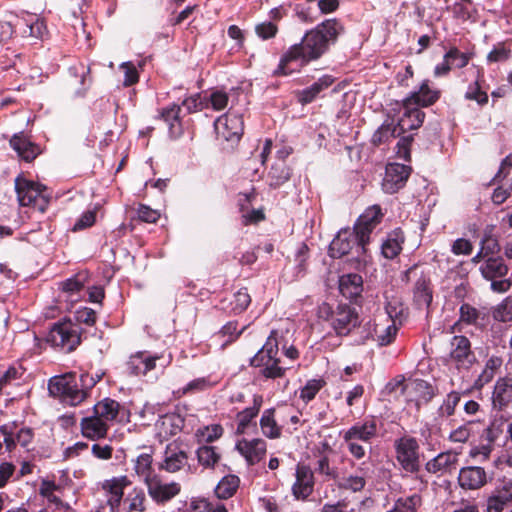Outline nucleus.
I'll use <instances>...</instances> for the list:
<instances>
[{"label": "nucleus", "mask_w": 512, "mask_h": 512, "mask_svg": "<svg viewBox=\"0 0 512 512\" xmlns=\"http://www.w3.org/2000/svg\"><path fill=\"white\" fill-rule=\"evenodd\" d=\"M10 146L27 162L34 160L40 153L39 147L23 134L14 135L10 140Z\"/></svg>", "instance_id": "obj_34"}, {"label": "nucleus", "mask_w": 512, "mask_h": 512, "mask_svg": "<svg viewBox=\"0 0 512 512\" xmlns=\"http://www.w3.org/2000/svg\"><path fill=\"white\" fill-rule=\"evenodd\" d=\"M377 423L375 419H366L363 422H357L347 430L341 432L343 441L347 446L348 452L356 459L360 460L365 457L366 451L363 443H371L377 437Z\"/></svg>", "instance_id": "obj_5"}, {"label": "nucleus", "mask_w": 512, "mask_h": 512, "mask_svg": "<svg viewBox=\"0 0 512 512\" xmlns=\"http://www.w3.org/2000/svg\"><path fill=\"white\" fill-rule=\"evenodd\" d=\"M188 461L185 451L181 450L175 444H168L164 451L163 461L159 464V469L169 473H175L181 470Z\"/></svg>", "instance_id": "obj_26"}, {"label": "nucleus", "mask_w": 512, "mask_h": 512, "mask_svg": "<svg viewBox=\"0 0 512 512\" xmlns=\"http://www.w3.org/2000/svg\"><path fill=\"white\" fill-rule=\"evenodd\" d=\"M461 400V393L458 391L449 392L441 406L438 408L437 414L441 418H447L455 413V409Z\"/></svg>", "instance_id": "obj_48"}, {"label": "nucleus", "mask_w": 512, "mask_h": 512, "mask_svg": "<svg viewBox=\"0 0 512 512\" xmlns=\"http://www.w3.org/2000/svg\"><path fill=\"white\" fill-rule=\"evenodd\" d=\"M183 117L182 108L176 103L160 111V118L167 124L170 138L178 139L183 135Z\"/></svg>", "instance_id": "obj_22"}, {"label": "nucleus", "mask_w": 512, "mask_h": 512, "mask_svg": "<svg viewBox=\"0 0 512 512\" xmlns=\"http://www.w3.org/2000/svg\"><path fill=\"white\" fill-rule=\"evenodd\" d=\"M197 458L200 465L205 468H213L220 460V454L216 452L213 446H201L197 449Z\"/></svg>", "instance_id": "obj_47"}, {"label": "nucleus", "mask_w": 512, "mask_h": 512, "mask_svg": "<svg viewBox=\"0 0 512 512\" xmlns=\"http://www.w3.org/2000/svg\"><path fill=\"white\" fill-rule=\"evenodd\" d=\"M506 418L503 415L497 416L495 415L493 419L490 421L489 425L483 430L480 438L483 441H488L489 443H495L500 436L503 434Z\"/></svg>", "instance_id": "obj_42"}, {"label": "nucleus", "mask_w": 512, "mask_h": 512, "mask_svg": "<svg viewBox=\"0 0 512 512\" xmlns=\"http://www.w3.org/2000/svg\"><path fill=\"white\" fill-rule=\"evenodd\" d=\"M333 82L334 78L331 75H323L312 85L306 87L298 93V101L303 105L313 102L316 97L322 91L329 88Z\"/></svg>", "instance_id": "obj_35"}, {"label": "nucleus", "mask_w": 512, "mask_h": 512, "mask_svg": "<svg viewBox=\"0 0 512 512\" xmlns=\"http://www.w3.org/2000/svg\"><path fill=\"white\" fill-rule=\"evenodd\" d=\"M282 334L272 330L260 350L250 359V366L258 369V374L265 379H278L285 376L289 367L278 357Z\"/></svg>", "instance_id": "obj_2"}, {"label": "nucleus", "mask_w": 512, "mask_h": 512, "mask_svg": "<svg viewBox=\"0 0 512 512\" xmlns=\"http://www.w3.org/2000/svg\"><path fill=\"white\" fill-rule=\"evenodd\" d=\"M214 127L218 136L226 141L238 142L243 135L244 122L241 115L228 111L215 120Z\"/></svg>", "instance_id": "obj_12"}, {"label": "nucleus", "mask_w": 512, "mask_h": 512, "mask_svg": "<svg viewBox=\"0 0 512 512\" xmlns=\"http://www.w3.org/2000/svg\"><path fill=\"white\" fill-rule=\"evenodd\" d=\"M339 291L347 299L357 301L363 292V278L357 273L344 274L339 278Z\"/></svg>", "instance_id": "obj_28"}, {"label": "nucleus", "mask_w": 512, "mask_h": 512, "mask_svg": "<svg viewBox=\"0 0 512 512\" xmlns=\"http://www.w3.org/2000/svg\"><path fill=\"white\" fill-rule=\"evenodd\" d=\"M120 68L124 71V86H132L138 82V71L131 62L122 63Z\"/></svg>", "instance_id": "obj_61"}, {"label": "nucleus", "mask_w": 512, "mask_h": 512, "mask_svg": "<svg viewBox=\"0 0 512 512\" xmlns=\"http://www.w3.org/2000/svg\"><path fill=\"white\" fill-rule=\"evenodd\" d=\"M15 190L21 206H31L34 209L45 212L49 197L44 193L45 187L24 178H16Z\"/></svg>", "instance_id": "obj_8"}, {"label": "nucleus", "mask_w": 512, "mask_h": 512, "mask_svg": "<svg viewBox=\"0 0 512 512\" xmlns=\"http://www.w3.org/2000/svg\"><path fill=\"white\" fill-rule=\"evenodd\" d=\"M68 73L79 84L74 91V97L84 98L92 85L90 67L84 63H78L69 67Z\"/></svg>", "instance_id": "obj_30"}, {"label": "nucleus", "mask_w": 512, "mask_h": 512, "mask_svg": "<svg viewBox=\"0 0 512 512\" xmlns=\"http://www.w3.org/2000/svg\"><path fill=\"white\" fill-rule=\"evenodd\" d=\"M96 220V212L93 210H88L84 212L79 219L75 222L73 226L74 231H79L91 227Z\"/></svg>", "instance_id": "obj_64"}, {"label": "nucleus", "mask_w": 512, "mask_h": 512, "mask_svg": "<svg viewBox=\"0 0 512 512\" xmlns=\"http://www.w3.org/2000/svg\"><path fill=\"white\" fill-rule=\"evenodd\" d=\"M344 28L336 18L327 19L307 31L300 43L294 44L281 56L276 75H290L311 61L318 60L334 45Z\"/></svg>", "instance_id": "obj_1"}, {"label": "nucleus", "mask_w": 512, "mask_h": 512, "mask_svg": "<svg viewBox=\"0 0 512 512\" xmlns=\"http://www.w3.org/2000/svg\"><path fill=\"white\" fill-rule=\"evenodd\" d=\"M449 359L460 370H469L476 362L470 340L463 335L453 336L450 342Z\"/></svg>", "instance_id": "obj_11"}, {"label": "nucleus", "mask_w": 512, "mask_h": 512, "mask_svg": "<svg viewBox=\"0 0 512 512\" xmlns=\"http://www.w3.org/2000/svg\"><path fill=\"white\" fill-rule=\"evenodd\" d=\"M239 453L245 457L249 465L258 463L266 453V442L262 439L241 440L236 445Z\"/></svg>", "instance_id": "obj_29"}, {"label": "nucleus", "mask_w": 512, "mask_h": 512, "mask_svg": "<svg viewBox=\"0 0 512 512\" xmlns=\"http://www.w3.org/2000/svg\"><path fill=\"white\" fill-rule=\"evenodd\" d=\"M262 405V397L255 396L253 400V406L245 408L244 410L237 413V433L244 434L251 422L256 418Z\"/></svg>", "instance_id": "obj_38"}, {"label": "nucleus", "mask_w": 512, "mask_h": 512, "mask_svg": "<svg viewBox=\"0 0 512 512\" xmlns=\"http://www.w3.org/2000/svg\"><path fill=\"white\" fill-rule=\"evenodd\" d=\"M465 98L468 100H475L479 105H484L488 102V95L486 92L481 90L478 81L469 85L465 93Z\"/></svg>", "instance_id": "obj_55"}, {"label": "nucleus", "mask_w": 512, "mask_h": 512, "mask_svg": "<svg viewBox=\"0 0 512 512\" xmlns=\"http://www.w3.org/2000/svg\"><path fill=\"white\" fill-rule=\"evenodd\" d=\"M314 476L307 466H298L296 481L292 486V494L297 500L307 499L313 492Z\"/></svg>", "instance_id": "obj_24"}, {"label": "nucleus", "mask_w": 512, "mask_h": 512, "mask_svg": "<svg viewBox=\"0 0 512 512\" xmlns=\"http://www.w3.org/2000/svg\"><path fill=\"white\" fill-rule=\"evenodd\" d=\"M396 459L408 473H417L420 469L419 444L414 437L404 436L394 442Z\"/></svg>", "instance_id": "obj_10"}, {"label": "nucleus", "mask_w": 512, "mask_h": 512, "mask_svg": "<svg viewBox=\"0 0 512 512\" xmlns=\"http://www.w3.org/2000/svg\"><path fill=\"white\" fill-rule=\"evenodd\" d=\"M511 51L503 43H499L487 55L488 62H503L510 58Z\"/></svg>", "instance_id": "obj_57"}, {"label": "nucleus", "mask_w": 512, "mask_h": 512, "mask_svg": "<svg viewBox=\"0 0 512 512\" xmlns=\"http://www.w3.org/2000/svg\"><path fill=\"white\" fill-rule=\"evenodd\" d=\"M422 499L417 493L408 497H401L395 501L394 508L388 512H417L421 506Z\"/></svg>", "instance_id": "obj_46"}, {"label": "nucleus", "mask_w": 512, "mask_h": 512, "mask_svg": "<svg viewBox=\"0 0 512 512\" xmlns=\"http://www.w3.org/2000/svg\"><path fill=\"white\" fill-rule=\"evenodd\" d=\"M291 177V169L280 161L272 165L268 174L269 186L273 189H277L287 182Z\"/></svg>", "instance_id": "obj_41"}, {"label": "nucleus", "mask_w": 512, "mask_h": 512, "mask_svg": "<svg viewBox=\"0 0 512 512\" xmlns=\"http://www.w3.org/2000/svg\"><path fill=\"white\" fill-rule=\"evenodd\" d=\"M133 470L145 485L159 477L153 467V457L151 453L139 454L133 460Z\"/></svg>", "instance_id": "obj_33"}, {"label": "nucleus", "mask_w": 512, "mask_h": 512, "mask_svg": "<svg viewBox=\"0 0 512 512\" xmlns=\"http://www.w3.org/2000/svg\"><path fill=\"white\" fill-rule=\"evenodd\" d=\"M359 325V315L354 307L339 304L334 311L332 328L338 336L348 335Z\"/></svg>", "instance_id": "obj_13"}, {"label": "nucleus", "mask_w": 512, "mask_h": 512, "mask_svg": "<svg viewBox=\"0 0 512 512\" xmlns=\"http://www.w3.org/2000/svg\"><path fill=\"white\" fill-rule=\"evenodd\" d=\"M82 328L71 320L55 323L47 335V342L61 351L69 353L81 343Z\"/></svg>", "instance_id": "obj_6"}, {"label": "nucleus", "mask_w": 512, "mask_h": 512, "mask_svg": "<svg viewBox=\"0 0 512 512\" xmlns=\"http://www.w3.org/2000/svg\"><path fill=\"white\" fill-rule=\"evenodd\" d=\"M49 394L69 406H77L86 398V392L81 385L79 376L75 372L56 375L48 382Z\"/></svg>", "instance_id": "obj_4"}, {"label": "nucleus", "mask_w": 512, "mask_h": 512, "mask_svg": "<svg viewBox=\"0 0 512 512\" xmlns=\"http://www.w3.org/2000/svg\"><path fill=\"white\" fill-rule=\"evenodd\" d=\"M368 244L369 242L365 239L361 241L360 234L354 228H344L337 233L330 243L329 252L333 258H341L350 253L355 254L352 258L355 261L354 267L361 270L370 262L367 250Z\"/></svg>", "instance_id": "obj_3"}, {"label": "nucleus", "mask_w": 512, "mask_h": 512, "mask_svg": "<svg viewBox=\"0 0 512 512\" xmlns=\"http://www.w3.org/2000/svg\"><path fill=\"white\" fill-rule=\"evenodd\" d=\"M383 212L379 205L368 207L357 219L354 229L360 234V239L370 242V235L373 230L381 223Z\"/></svg>", "instance_id": "obj_16"}, {"label": "nucleus", "mask_w": 512, "mask_h": 512, "mask_svg": "<svg viewBox=\"0 0 512 512\" xmlns=\"http://www.w3.org/2000/svg\"><path fill=\"white\" fill-rule=\"evenodd\" d=\"M251 303V297L247 291V288H241L233 294V300L231 301V310L234 314H240L244 312Z\"/></svg>", "instance_id": "obj_50"}, {"label": "nucleus", "mask_w": 512, "mask_h": 512, "mask_svg": "<svg viewBox=\"0 0 512 512\" xmlns=\"http://www.w3.org/2000/svg\"><path fill=\"white\" fill-rule=\"evenodd\" d=\"M26 26L28 28L29 35L38 39L43 38L47 30L44 21L39 18L27 21Z\"/></svg>", "instance_id": "obj_63"}, {"label": "nucleus", "mask_w": 512, "mask_h": 512, "mask_svg": "<svg viewBox=\"0 0 512 512\" xmlns=\"http://www.w3.org/2000/svg\"><path fill=\"white\" fill-rule=\"evenodd\" d=\"M148 494L158 505H164L180 493L181 487L177 482L162 483L157 477L147 485Z\"/></svg>", "instance_id": "obj_19"}, {"label": "nucleus", "mask_w": 512, "mask_h": 512, "mask_svg": "<svg viewBox=\"0 0 512 512\" xmlns=\"http://www.w3.org/2000/svg\"><path fill=\"white\" fill-rule=\"evenodd\" d=\"M75 318L77 321L76 324L79 326L81 323L92 326L96 322V312L91 308L83 307L76 311Z\"/></svg>", "instance_id": "obj_62"}, {"label": "nucleus", "mask_w": 512, "mask_h": 512, "mask_svg": "<svg viewBox=\"0 0 512 512\" xmlns=\"http://www.w3.org/2000/svg\"><path fill=\"white\" fill-rule=\"evenodd\" d=\"M120 404L111 398H104L93 406V414L108 425L119 413Z\"/></svg>", "instance_id": "obj_37"}, {"label": "nucleus", "mask_w": 512, "mask_h": 512, "mask_svg": "<svg viewBox=\"0 0 512 512\" xmlns=\"http://www.w3.org/2000/svg\"><path fill=\"white\" fill-rule=\"evenodd\" d=\"M482 276L487 280L503 278L508 273V267L501 257H489L480 266Z\"/></svg>", "instance_id": "obj_36"}, {"label": "nucleus", "mask_w": 512, "mask_h": 512, "mask_svg": "<svg viewBox=\"0 0 512 512\" xmlns=\"http://www.w3.org/2000/svg\"><path fill=\"white\" fill-rule=\"evenodd\" d=\"M209 102L214 110H223L228 105V95L222 90H215L211 92Z\"/></svg>", "instance_id": "obj_60"}, {"label": "nucleus", "mask_w": 512, "mask_h": 512, "mask_svg": "<svg viewBox=\"0 0 512 512\" xmlns=\"http://www.w3.org/2000/svg\"><path fill=\"white\" fill-rule=\"evenodd\" d=\"M433 300V287L430 277L421 272L413 287V301L419 309L429 310Z\"/></svg>", "instance_id": "obj_23"}, {"label": "nucleus", "mask_w": 512, "mask_h": 512, "mask_svg": "<svg viewBox=\"0 0 512 512\" xmlns=\"http://www.w3.org/2000/svg\"><path fill=\"white\" fill-rule=\"evenodd\" d=\"M472 54L470 53H463L461 52L457 47H451L446 52V58H451V64L452 66L456 68H464L468 65Z\"/></svg>", "instance_id": "obj_54"}, {"label": "nucleus", "mask_w": 512, "mask_h": 512, "mask_svg": "<svg viewBox=\"0 0 512 512\" xmlns=\"http://www.w3.org/2000/svg\"><path fill=\"white\" fill-rule=\"evenodd\" d=\"M399 130L393 119H386L383 124L374 132L372 143L379 146L388 142L391 138L399 137L396 145L397 156L405 161H410V146L413 141L412 135H398Z\"/></svg>", "instance_id": "obj_9"}, {"label": "nucleus", "mask_w": 512, "mask_h": 512, "mask_svg": "<svg viewBox=\"0 0 512 512\" xmlns=\"http://www.w3.org/2000/svg\"><path fill=\"white\" fill-rule=\"evenodd\" d=\"M490 321V311L486 307L476 308L470 303L464 302L459 307L458 323L474 326L477 329H485Z\"/></svg>", "instance_id": "obj_17"}, {"label": "nucleus", "mask_w": 512, "mask_h": 512, "mask_svg": "<svg viewBox=\"0 0 512 512\" xmlns=\"http://www.w3.org/2000/svg\"><path fill=\"white\" fill-rule=\"evenodd\" d=\"M214 385L215 382H212L210 377H200L187 383L186 386L182 388L181 393L185 395L202 392L213 387Z\"/></svg>", "instance_id": "obj_53"}, {"label": "nucleus", "mask_w": 512, "mask_h": 512, "mask_svg": "<svg viewBox=\"0 0 512 512\" xmlns=\"http://www.w3.org/2000/svg\"><path fill=\"white\" fill-rule=\"evenodd\" d=\"M374 326V331L377 334L376 341L379 346H387L394 340L397 332V328L394 324L387 326L384 331L378 334L377 325Z\"/></svg>", "instance_id": "obj_58"}, {"label": "nucleus", "mask_w": 512, "mask_h": 512, "mask_svg": "<svg viewBox=\"0 0 512 512\" xmlns=\"http://www.w3.org/2000/svg\"><path fill=\"white\" fill-rule=\"evenodd\" d=\"M410 173V166L399 163L388 164L382 182L383 191L388 194H394L398 192L405 186Z\"/></svg>", "instance_id": "obj_14"}, {"label": "nucleus", "mask_w": 512, "mask_h": 512, "mask_svg": "<svg viewBox=\"0 0 512 512\" xmlns=\"http://www.w3.org/2000/svg\"><path fill=\"white\" fill-rule=\"evenodd\" d=\"M440 97V91L429 86V80H424L419 89L412 91L403 101L414 107H428L433 105Z\"/></svg>", "instance_id": "obj_25"}, {"label": "nucleus", "mask_w": 512, "mask_h": 512, "mask_svg": "<svg viewBox=\"0 0 512 512\" xmlns=\"http://www.w3.org/2000/svg\"><path fill=\"white\" fill-rule=\"evenodd\" d=\"M512 506V479L496 486L487 498L486 512H502Z\"/></svg>", "instance_id": "obj_18"}, {"label": "nucleus", "mask_w": 512, "mask_h": 512, "mask_svg": "<svg viewBox=\"0 0 512 512\" xmlns=\"http://www.w3.org/2000/svg\"><path fill=\"white\" fill-rule=\"evenodd\" d=\"M172 356L153 354L149 351H138L132 354L126 362V369L134 376L147 375L150 371L160 368L162 371L170 365Z\"/></svg>", "instance_id": "obj_7"}, {"label": "nucleus", "mask_w": 512, "mask_h": 512, "mask_svg": "<svg viewBox=\"0 0 512 512\" xmlns=\"http://www.w3.org/2000/svg\"><path fill=\"white\" fill-rule=\"evenodd\" d=\"M146 502L145 491L139 487L133 488L124 499V504L127 505V512H145Z\"/></svg>", "instance_id": "obj_44"}, {"label": "nucleus", "mask_w": 512, "mask_h": 512, "mask_svg": "<svg viewBox=\"0 0 512 512\" xmlns=\"http://www.w3.org/2000/svg\"><path fill=\"white\" fill-rule=\"evenodd\" d=\"M401 250V244L395 238H388L381 245V253L386 259H394Z\"/></svg>", "instance_id": "obj_56"}, {"label": "nucleus", "mask_w": 512, "mask_h": 512, "mask_svg": "<svg viewBox=\"0 0 512 512\" xmlns=\"http://www.w3.org/2000/svg\"><path fill=\"white\" fill-rule=\"evenodd\" d=\"M157 425L160 433H164L165 436H174L182 430L184 419L175 413L166 414L160 418Z\"/></svg>", "instance_id": "obj_40"}, {"label": "nucleus", "mask_w": 512, "mask_h": 512, "mask_svg": "<svg viewBox=\"0 0 512 512\" xmlns=\"http://www.w3.org/2000/svg\"><path fill=\"white\" fill-rule=\"evenodd\" d=\"M458 483L464 490H478L487 483V473L480 466L463 467L458 474Z\"/></svg>", "instance_id": "obj_20"}, {"label": "nucleus", "mask_w": 512, "mask_h": 512, "mask_svg": "<svg viewBox=\"0 0 512 512\" xmlns=\"http://www.w3.org/2000/svg\"><path fill=\"white\" fill-rule=\"evenodd\" d=\"M240 479L236 475H226L217 484L215 494L219 499L232 497L239 488Z\"/></svg>", "instance_id": "obj_43"}, {"label": "nucleus", "mask_w": 512, "mask_h": 512, "mask_svg": "<svg viewBox=\"0 0 512 512\" xmlns=\"http://www.w3.org/2000/svg\"><path fill=\"white\" fill-rule=\"evenodd\" d=\"M493 318L499 322L512 321V297H506L493 309Z\"/></svg>", "instance_id": "obj_51"}, {"label": "nucleus", "mask_w": 512, "mask_h": 512, "mask_svg": "<svg viewBox=\"0 0 512 512\" xmlns=\"http://www.w3.org/2000/svg\"><path fill=\"white\" fill-rule=\"evenodd\" d=\"M475 421H468L463 425L457 427L452 430L449 434V440L454 443H465L469 440L471 434L473 433V426L475 425Z\"/></svg>", "instance_id": "obj_52"}, {"label": "nucleus", "mask_w": 512, "mask_h": 512, "mask_svg": "<svg viewBox=\"0 0 512 512\" xmlns=\"http://www.w3.org/2000/svg\"><path fill=\"white\" fill-rule=\"evenodd\" d=\"M82 435L90 440L105 438L109 425L94 414L83 417L80 423Z\"/></svg>", "instance_id": "obj_31"}, {"label": "nucleus", "mask_w": 512, "mask_h": 512, "mask_svg": "<svg viewBox=\"0 0 512 512\" xmlns=\"http://www.w3.org/2000/svg\"><path fill=\"white\" fill-rule=\"evenodd\" d=\"M458 456L459 454L453 451L441 452L426 463L425 469L431 474L448 472L456 467Z\"/></svg>", "instance_id": "obj_32"}, {"label": "nucleus", "mask_w": 512, "mask_h": 512, "mask_svg": "<svg viewBox=\"0 0 512 512\" xmlns=\"http://www.w3.org/2000/svg\"><path fill=\"white\" fill-rule=\"evenodd\" d=\"M131 484L127 476L113 477L105 480L102 489L106 495V505L109 512L118 511L124 496V489Z\"/></svg>", "instance_id": "obj_15"}, {"label": "nucleus", "mask_w": 512, "mask_h": 512, "mask_svg": "<svg viewBox=\"0 0 512 512\" xmlns=\"http://www.w3.org/2000/svg\"><path fill=\"white\" fill-rule=\"evenodd\" d=\"M364 465H365V462H363L357 469V471L360 474L343 477L338 482V487L340 489L349 490L352 492L362 491L366 485L365 477L368 473V468H365Z\"/></svg>", "instance_id": "obj_39"}, {"label": "nucleus", "mask_w": 512, "mask_h": 512, "mask_svg": "<svg viewBox=\"0 0 512 512\" xmlns=\"http://www.w3.org/2000/svg\"><path fill=\"white\" fill-rule=\"evenodd\" d=\"M274 414V408L266 409L260 419V427L262 432L266 437L270 439L279 438L281 435V429L274 419Z\"/></svg>", "instance_id": "obj_45"}, {"label": "nucleus", "mask_w": 512, "mask_h": 512, "mask_svg": "<svg viewBox=\"0 0 512 512\" xmlns=\"http://www.w3.org/2000/svg\"><path fill=\"white\" fill-rule=\"evenodd\" d=\"M512 404V378L501 377L494 386L492 393L493 409L502 411Z\"/></svg>", "instance_id": "obj_27"}, {"label": "nucleus", "mask_w": 512, "mask_h": 512, "mask_svg": "<svg viewBox=\"0 0 512 512\" xmlns=\"http://www.w3.org/2000/svg\"><path fill=\"white\" fill-rule=\"evenodd\" d=\"M425 113L411 104L402 102V114L397 121L398 135L404 134L409 130H416L422 126Z\"/></svg>", "instance_id": "obj_21"}, {"label": "nucleus", "mask_w": 512, "mask_h": 512, "mask_svg": "<svg viewBox=\"0 0 512 512\" xmlns=\"http://www.w3.org/2000/svg\"><path fill=\"white\" fill-rule=\"evenodd\" d=\"M180 106L182 110H185L184 116L203 109V103L199 94L185 98Z\"/></svg>", "instance_id": "obj_59"}, {"label": "nucleus", "mask_w": 512, "mask_h": 512, "mask_svg": "<svg viewBox=\"0 0 512 512\" xmlns=\"http://www.w3.org/2000/svg\"><path fill=\"white\" fill-rule=\"evenodd\" d=\"M326 382L323 379H310L306 382V384L301 388L299 398L304 403H309L312 401L317 393L324 387Z\"/></svg>", "instance_id": "obj_49"}]
</instances>
